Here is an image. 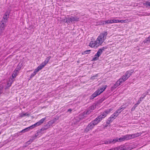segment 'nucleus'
<instances>
[{"mask_svg": "<svg viewBox=\"0 0 150 150\" xmlns=\"http://www.w3.org/2000/svg\"><path fill=\"white\" fill-rule=\"evenodd\" d=\"M140 133H136L132 134H127L119 138H116L114 139H107L105 141L103 144H114L117 142H121L125 140H127L131 139H133L140 136Z\"/></svg>", "mask_w": 150, "mask_h": 150, "instance_id": "f257e3e1", "label": "nucleus"}, {"mask_svg": "<svg viewBox=\"0 0 150 150\" xmlns=\"http://www.w3.org/2000/svg\"><path fill=\"white\" fill-rule=\"evenodd\" d=\"M113 110L112 108H110L108 110H105L100 115L98 116L94 120L91 122L95 126L98 124L109 113Z\"/></svg>", "mask_w": 150, "mask_h": 150, "instance_id": "f03ea898", "label": "nucleus"}, {"mask_svg": "<svg viewBox=\"0 0 150 150\" xmlns=\"http://www.w3.org/2000/svg\"><path fill=\"white\" fill-rule=\"evenodd\" d=\"M132 71H128L126 72L125 75L123 76L121 78L119 79L116 83L112 88H115L120 85L121 83L126 81L132 74Z\"/></svg>", "mask_w": 150, "mask_h": 150, "instance_id": "7ed1b4c3", "label": "nucleus"}, {"mask_svg": "<svg viewBox=\"0 0 150 150\" xmlns=\"http://www.w3.org/2000/svg\"><path fill=\"white\" fill-rule=\"evenodd\" d=\"M51 58V56L47 57L45 60L35 69L33 72L30 76V78H31L33 77L40 70L42 69L48 63Z\"/></svg>", "mask_w": 150, "mask_h": 150, "instance_id": "20e7f679", "label": "nucleus"}, {"mask_svg": "<svg viewBox=\"0 0 150 150\" xmlns=\"http://www.w3.org/2000/svg\"><path fill=\"white\" fill-rule=\"evenodd\" d=\"M51 58V56L47 57L45 60L35 69L33 72L30 76V78H31L33 77L40 70L42 69L48 63Z\"/></svg>", "mask_w": 150, "mask_h": 150, "instance_id": "39448f33", "label": "nucleus"}, {"mask_svg": "<svg viewBox=\"0 0 150 150\" xmlns=\"http://www.w3.org/2000/svg\"><path fill=\"white\" fill-rule=\"evenodd\" d=\"M9 13L8 12L5 13L3 18L0 23V35H2V33H3L5 28V27L6 26V23L7 22V18L9 17Z\"/></svg>", "mask_w": 150, "mask_h": 150, "instance_id": "423d86ee", "label": "nucleus"}, {"mask_svg": "<svg viewBox=\"0 0 150 150\" xmlns=\"http://www.w3.org/2000/svg\"><path fill=\"white\" fill-rule=\"evenodd\" d=\"M108 33L107 32L104 31L100 33L98 36L96 40L100 46L102 45L106 39Z\"/></svg>", "mask_w": 150, "mask_h": 150, "instance_id": "0eeeda50", "label": "nucleus"}, {"mask_svg": "<svg viewBox=\"0 0 150 150\" xmlns=\"http://www.w3.org/2000/svg\"><path fill=\"white\" fill-rule=\"evenodd\" d=\"M79 20V18L77 16H71V17H65L64 19L62 20L63 22L67 23H74Z\"/></svg>", "mask_w": 150, "mask_h": 150, "instance_id": "6e6552de", "label": "nucleus"}, {"mask_svg": "<svg viewBox=\"0 0 150 150\" xmlns=\"http://www.w3.org/2000/svg\"><path fill=\"white\" fill-rule=\"evenodd\" d=\"M106 87L107 86L105 85L102 88L98 89L90 97V99H93L97 96L100 94L105 90Z\"/></svg>", "mask_w": 150, "mask_h": 150, "instance_id": "1a4fd4ad", "label": "nucleus"}, {"mask_svg": "<svg viewBox=\"0 0 150 150\" xmlns=\"http://www.w3.org/2000/svg\"><path fill=\"white\" fill-rule=\"evenodd\" d=\"M19 69H18V68H16L12 74V78H11L9 79V81L7 83V87H9L11 86L12 82L13 81L14 79L17 75L18 72L19 71Z\"/></svg>", "mask_w": 150, "mask_h": 150, "instance_id": "9d476101", "label": "nucleus"}, {"mask_svg": "<svg viewBox=\"0 0 150 150\" xmlns=\"http://www.w3.org/2000/svg\"><path fill=\"white\" fill-rule=\"evenodd\" d=\"M105 49L104 47H103L98 50L97 53L95 55L94 57L93 58V60L96 61L98 60L99 57L101 54L103 52Z\"/></svg>", "mask_w": 150, "mask_h": 150, "instance_id": "9b49d317", "label": "nucleus"}, {"mask_svg": "<svg viewBox=\"0 0 150 150\" xmlns=\"http://www.w3.org/2000/svg\"><path fill=\"white\" fill-rule=\"evenodd\" d=\"M89 46L92 48H96L100 46L97 40H94L91 39L89 44Z\"/></svg>", "mask_w": 150, "mask_h": 150, "instance_id": "f8f14e48", "label": "nucleus"}, {"mask_svg": "<svg viewBox=\"0 0 150 150\" xmlns=\"http://www.w3.org/2000/svg\"><path fill=\"white\" fill-rule=\"evenodd\" d=\"M96 108V105H93L90 106L88 109V110L84 111L83 112L84 114H89L93 110Z\"/></svg>", "mask_w": 150, "mask_h": 150, "instance_id": "ddd939ff", "label": "nucleus"}, {"mask_svg": "<svg viewBox=\"0 0 150 150\" xmlns=\"http://www.w3.org/2000/svg\"><path fill=\"white\" fill-rule=\"evenodd\" d=\"M94 126H95L91 122L88 124L85 129L84 132H87L91 130L94 128Z\"/></svg>", "mask_w": 150, "mask_h": 150, "instance_id": "4468645a", "label": "nucleus"}, {"mask_svg": "<svg viewBox=\"0 0 150 150\" xmlns=\"http://www.w3.org/2000/svg\"><path fill=\"white\" fill-rule=\"evenodd\" d=\"M46 117L42 118L38 122H37L34 125H32L33 128H34L37 126H39L41 125L44 122L45 120H46Z\"/></svg>", "mask_w": 150, "mask_h": 150, "instance_id": "2eb2a0df", "label": "nucleus"}, {"mask_svg": "<svg viewBox=\"0 0 150 150\" xmlns=\"http://www.w3.org/2000/svg\"><path fill=\"white\" fill-rule=\"evenodd\" d=\"M46 117L42 118L38 122H37L34 125H32L33 128H34L37 126H39L41 125L44 122L45 120H46Z\"/></svg>", "mask_w": 150, "mask_h": 150, "instance_id": "dca6fc26", "label": "nucleus"}, {"mask_svg": "<svg viewBox=\"0 0 150 150\" xmlns=\"http://www.w3.org/2000/svg\"><path fill=\"white\" fill-rule=\"evenodd\" d=\"M46 117L42 118L38 122H37L34 125H32L33 128H34L37 126H39L41 125L44 122L45 120H46Z\"/></svg>", "mask_w": 150, "mask_h": 150, "instance_id": "f3484780", "label": "nucleus"}, {"mask_svg": "<svg viewBox=\"0 0 150 150\" xmlns=\"http://www.w3.org/2000/svg\"><path fill=\"white\" fill-rule=\"evenodd\" d=\"M125 108L121 107L120 108L118 109L112 115L115 118L118 115L122 110Z\"/></svg>", "mask_w": 150, "mask_h": 150, "instance_id": "a211bd4d", "label": "nucleus"}, {"mask_svg": "<svg viewBox=\"0 0 150 150\" xmlns=\"http://www.w3.org/2000/svg\"><path fill=\"white\" fill-rule=\"evenodd\" d=\"M111 149H113L115 150H127L126 147L123 145H121L116 148H112Z\"/></svg>", "mask_w": 150, "mask_h": 150, "instance_id": "6ab92c4d", "label": "nucleus"}, {"mask_svg": "<svg viewBox=\"0 0 150 150\" xmlns=\"http://www.w3.org/2000/svg\"><path fill=\"white\" fill-rule=\"evenodd\" d=\"M115 118L112 115L108 119L107 121V123L108 124H110L111 122H112Z\"/></svg>", "mask_w": 150, "mask_h": 150, "instance_id": "aec40b11", "label": "nucleus"}, {"mask_svg": "<svg viewBox=\"0 0 150 150\" xmlns=\"http://www.w3.org/2000/svg\"><path fill=\"white\" fill-rule=\"evenodd\" d=\"M33 128L32 126L31 125L29 127H28L23 129V130H22L21 131V132H27V131H29L30 129H32Z\"/></svg>", "mask_w": 150, "mask_h": 150, "instance_id": "412c9836", "label": "nucleus"}, {"mask_svg": "<svg viewBox=\"0 0 150 150\" xmlns=\"http://www.w3.org/2000/svg\"><path fill=\"white\" fill-rule=\"evenodd\" d=\"M109 20H108L105 21H100V24L101 25H104L105 24H110Z\"/></svg>", "mask_w": 150, "mask_h": 150, "instance_id": "4be33fe9", "label": "nucleus"}, {"mask_svg": "<svg viewBox=\"0 0 150 150\" xmlns=\"http://www.w3.org/2000/svg\"><path fill=\"white\" fill-rule=\"evenodd\" d=\"M50 126L48 123L47 122V124L45 125L41 129V131H43L44 130H46L50 127Z\"/></svg>", "mask_w": 150, "mask_h": 150, "instance_id": "5701e85b", "label": "nucleus"}, {"mask_svg": "<svg viewBox=\"0 0 150 150\" xmlns=\"http://www.w3.org/2000/svg\"><path fill=\"white\" fill-rule=\"evenodd\" d=\"M118 23H127V22H130V21H129V20L128 19L126 20H118Z\"/></svg>", "mask_w": 150, "mask_h": 150, "instance_id": "b1692460", "label": "nucleus"}, {"mask_svg": "<svg viewBox=\"0 0 150 150\" xmlns=\"http://www.w3.org/2000/svg\"><path fill=\"white\" fill-rule=\"evenodd\" d=\"M56 120V119L55 118L54 119L51 120L48 122V124L49 125L50 127L54 123Z\"/></svg>", "mask_w": 150, "mask_h": 150, "instance_id": "393cba45", "label": "nucleus"}, {"mask_svg": "<svg viewBox=\"0 0 150 150\" xmlns=\"http://www.w3.org/2000/svg\"><path fill=\"white\" fill-rule=\"evenodd\" d=\"M110 24L118 23V20L115 19H110Z\"/></svg>", "mask_w": 150, "mask_h": 150, "instance_id": "a878e982", "label": "nucleus"}, {"mask_svg": "<svg viewBox=\"0 0 150 150\" xmlns=\"http://www.w3.org/2000/svg\"><path fill=\"white\" fill-rule=\"evenodd\" d=\"M149 41H150V35L148 38H146L144 41V43H146L148 42Z\"/></svg>", "mask_w": 150, "mask_h": 150, "instance_id": "bb28decb", "label": "nucleus"}, {"mask_svg": "<svg viewBox=\"0 0 150 150\" xmlns=\"http://www.w3.org/2000/svg\"><path fill=\"white\" fill-rule=\"evenodd\" d=\"M28 115V114L27 113H21V114H20V117H23L25 116Z\"/></svg>", "mask_w": 150, "mask_h": 150, "instance_id": "cd10ccee", "label": "nucleus"}, {"mask_svg": "<svg viewBox=\"0 0 150 150\" xmlns=\"http://www.w3.org/2000/svg\"><path fill=\"white\" fill-rule=\"evenodd\" d=\"M91 51V50H87L85 51L83 54H89L90 52Z\"/></svg>", "mask_w": 150, "mask_h": 150, "instance_id": "c85d7f7f", "label": "nucleus"}, {"mask_svg": "<svg viewBox=\"0 0 150 150\" xmlns=\"http://www.w3.org/2000/svg\"><path fill=\"white\" fill-rule=\"evenodd\" d=\"M98 74H96L95 76H93L91 77V79H96V77L97 76Z\"/></svg>", "mask_w": 150, "mask_h": 150, "instance_id": "c756f323", "label": "nucleus"}, {"mask_svg": "<svg viewBox=\"0 0 150 150\" xmlns=\"http://www.w3.org/2000/svg\"><path fill=\"white\" fill-rule=\"evenodd\" d=\"M3 88V86H0V94L2 93L3 92L2 89Z\"/></svg>", "mask_w": 150, "mask_h": 150, "instance_id": "7c9ffc66", "label": "nucleus"}, {"mask_svg": "<svg viewBox=\"0 0 150 150\" xmlns=\"http://www.w3.org/2000/svg\"><path fill=\"white\" fill-rule=\"evenodd\" d=\"M148 91L146 92H145V93L143 94V95H142V96H143L144 97V98L146 96V95L148 94Z\"/></svg>", "mask_w": 150, "mask_h": 150, "instance_id": "2f4dec72", "label": "nucleus"}, {"mask_svg": "<svg viewBox=\"0 0 150 150\" xmlns=\"http://www.w3.org/2000/svg\"><path fill=\"white\" fill-rule=\"evenodd\" d=\"M22 66V65L21 64H19L16 68H18V69H19V71L20 70V69H21Z\"/></svg>", "mask_w": 150, "mask_h": 150, "instance_id": "473e14b6", "label": "nucleus"}, {"mask_svg": "<svg viewBox=\"0 0 150 150\" xmlns=\"http://www.w3.org/2000/svg\"><path fill=\"white\" fill-rule=\"evenodd\" d=\"M137 106V104H135L132 107V111H133L136 108Z\"/></svg>", "mask_w": 150, "mask_h": 150, "instance_id": "72a5a7b5", "label": "nucleus"}, {"mask_svg": "<svg viewBox=\"0 0 150 150\" xmlns=\"http://www.w3.org/2000/svg\"><path fill=\"white\" fill-rule=\"evenodd\" d=\"M144 4L146 6H150V2H146L145 3H144Z\"/></svg>", "mask_w": 150, "mask_h": 150, "instance_id": "f704fd0d", "label": "nucleus"}, {"mask_svg": "<svg viewBox=\"0 0 150 150\" xmlns=\"http://www.w3.org/2000/svg\"><path fill=\"white\" fill-rule=\"evenodd\" d=\"M150 15V14H149V13H144L143 15V16H149Z\"/></svg>", "mask_w": 150, "mask_h": 150, "instance_id": "c9c22d12", "label": "nucleus"}, {"mask_svg": "<svg viewBox=\"0 0 150 150\" xmlns=\"http://www.w3.org/2000/svg\"><path fill=\"white\" fill-rule=\"evenodd\" d=\"M141 101V100H139L137 102V103L136 104H137V105H139L140 103V102Z\"/></svg>", "mask_w": 150, "mask_h": 150, "instance_id": "e433bc0d", "label": "nucleus"}, {"mask_svg": "<svg viewBox=\"0 0 150 150\" xmlns=\"http://www.w3.org/2000/svg\"><path fill=\"white\" fill-rule=\"evenodd\" d=\"M144 98L143 96H142L140 98L139 100H141V101H142Z\"/></svg>", "mask_w": 150, "mask_h": 150, "instance_id": "4c0bfd02", "label": "nucleus"}, {"mask_svg": "<svg viewBox=\"0 0 150 150\" xmlns=\"http://www.w3.org/2000/svg\"><path fill=\"white\" fill-rule=\"evenodd\" d=\"M71 111V109H69L68 110V112H70Z\"/></svg>", "mask_w": 150, "mask_h": 150, "instance_id": "58836bf2", "label": "nucleus"}]
</instances>
